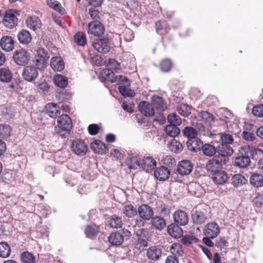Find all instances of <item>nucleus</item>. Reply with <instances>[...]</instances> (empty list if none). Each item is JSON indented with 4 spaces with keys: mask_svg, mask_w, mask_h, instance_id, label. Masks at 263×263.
Instances as JSON below:
<instances>
[{
    "mask_svg": "<svg viewBox=\"0 0 263 263\" xmlns=\"http://www.w3.org/2000/svg\"><path fill=\"white\" fill-rule=\"evenodd\" d=\"M13 58L15 63L19 66H24L30 61V53L23 48L19 49L14 52Z\"/></svg>",
    "mask_w": 263,
    "mask_h": 263,
    "instance_id": "nucleus-1",
    "label": "nucleus"
},
{
    "mask_svg": "<svg viewBox=\"0 0 263 263\" xmlns=\"http://www.w3.org/2000/svg\"><path fill=\"white\" fill-rule=\"evenodd\" d=\"M227 161L228 159L226 158H220L218 156H216L206 162V169L207 171L214 173L221 170L222 165L225 164Z\"/></svg>",
    "mask_w": 263,
    "mask_h": 263,
    "instance_id": "nucleus-2",
    "label": "nucleus"
},
{
    "mask_svg": "<svg viewBox=\"0 0 263 263\" xmlns=\"http://www.w3.org/2000/svg\"><path fill=\"white\" fill-rule=\"evenodd\" d=\"M87 33L95 36H100L104 34L105 28L100 21H91L87 25Z\"/></svg>",
    "mask_w": 263,
    "mask_h": 263,
    "instance_id": "nucleus-3",
    "label": "nucleus"
},
{
    "mask_svg": "<svg viewBox=\"0 0 263 263\" xmlns=\"http://www.w3.org/2000/svg\"><path fill=\"white\" fill-rule=\"evenodd\" d=\"M39 76L38 69L33 65L26 66L22 71L23 79L29 82L34 81Z\"/></svg>",
    "mask_w": 263,
    "mask_h": 263,
    "instance_id": "nucleus-4",
    "label": "nucleus"
},
{
    "mask_svg": "<svg viewBox=\"0 0 263 263\" xmlns=\"http://www.w3.org/2000/svg\"><path fill=\"white\" fill-rule=\"evenodd\" d=\"M220 231L219 226L214 221L206 223L203 229V234L211 238H216L219 235Z\"/></svg>",
    "mask_w": 263,
    "mask_h": 263,
    "instance_id": "nucleus-5",
    "label": "nucleus"
},
{
    "mask_svg": "<svg viewBox=\"0 0 263 263\" xmlns=\"http://www.w3.org/2000/svg\"><path fill=\"white\" fill-rule=\"evenodd\" d=\"M139 217L145 221H148L154 216V212L153 208L146 204H142L138 208V212Z\"/></svg>",
    "mask_w": 263,
    "mask_h": 263,
    "instance_id": "nucleus-6",
    "label": "nucleus"
},
{
    "mask_svg": "<svg viewBox=\"0 0 263 263\" xmlns=\"http://www.w3.org/2000/svg\"><path fill=\"white\" fill-rule=\"evenodd\" d=\"M71 148L73 152L78 156H83L87 151V145L81 139L73 140Z\"/></svg>",
    "mask_w": 263,
    "mask_h": 263,
    "instance_id": "nucleus-7",
    "label": "nucleus"
},
{
    "mask_svg": "<svg viewBox=\"0 0 263 263\" xmlns=\"http://www.w3.org/2000/svg\"><path fill=\"white\" fill-rule=\"evenodd\" d=\"M94 48L99 52L107 53L110 50L109 41L106 38L97 39L92 44Z\"/></svg>",
    "mask_w": 263,
    "mask_h": 263,
    "instance_id": "nucleus-8",
    "label": "nucleus"
},
{
    "mask_svg": "<svg viewBox=\"0 0 263 263\" xmlns=\"http://www.w3.org/2000/svg\"><path fill=\"white\" fill-rule=\"evenodd\" d=\"M175 223L180 226L186 225L189 222V216L186 212L181 210L176 211L173 215Z\"/></svg>",
    "mask_w": 263,
    "mask_h": 263,
    "instance_id": "nucleus-9",
    "label": "nucleus"
},
{
    "mask_svg": "<svg viewBox=\"0 0 263 263\" xmlns=\"http://www.w3.org/2000/svg\"><path fill=\"white\" fill-rule=\"evenodd\" d=\"M146 257L151 261L158 260L162 255V249L160 246H153L146 250Z\"/></svg>",
    "mask_w": 263,
    "mask_h": 263,
    "instance_id": "nucleus-10",
    "label": "nucleus"
},
{
    "mask_svg": "<svg viewBox=\"0 0 263 263\" xmlns=\"http://www.w3.org/2000/svg\"><path fill=\"white\" fill-rule=\"evenodd\" d=\"M17 18L14 14L12 10H9L5 12V14L3 18V23L5 26L11 29L17 24Z\"/></svg>",
    "mask_w": 263,
    "mask_h": 263,
    "instance_id": "nucleus-11",
    "label": "nucleus"
},
{
    "mask_svg": "<svg viewBox=\"0 0 263 263\" xmlns=\"http://www.w3.org/2000/svg\"><path fill=\"white\" fill-rule=\"evenodd\" d=\"M155 178L160 181L166 180L170 176V171L164 166H160L156 167L154 172Z\"/></svg>",
    "mask_w": 263,
    "mask_h": 263,
    "instance_id": "nucleus-12",
    "label": "nucleus"
},
{
    "mask_svg": "<svg viewBox=\"0 0 263 263\" xmlns=\"http://www.w3.org/2000/svg\"><path fill=\"white\" fill-rule=\"evenodd\" d=\"M193 167L192 163L190 160H183L179 162L177 171L181 175H187L191 173Z\"/></svg>",
    "mask_w": 263,
    "mask_h": 263,
    "instance_id": "nucleus-13",
    "label": "nucleus"
},
{
    "mask_svg": "<svg viewBox=\"0 0 263 263\" xmlns=\"http://www.w3.org/2000/svg\"><path fill=\"white\" fill-rule=\"evenodd\" d=\"M58 125L63 130L69 131L72 126V123L68 115H62L58 118Z\"/></svg>",
    "mask_w": 263,
    "mask_h": 263,
    "instance_id": "nucleus-14",
    "label": "nucleus"
},
{
    "mask_svg": "<svg viewBox=\"0 0 263 263\" xmlns=\"http://www.w3.org/2000/svg\"><path fill=\"white\" fill-rule=\"evenodd\" d=\"M142 162V168L147 173L151 172L156 167L157 162L154 158L150 156L144 157Z\"/></svg>",
    "mask_w": 263,
    "mask_h": 263,
    "instance_id": "nucleus-15",
    "label": "nucleus"
},
{
    "mask_svg": "<svg viewBox=\"0 0 263 263\" xmlns=\"http://www.w3.org/2000/svg\"><path fill=\"white\" fill-rule=\"evenodd\" d=\"M139 107L141 114L146 117L153 116L155 114L154 108L151 103L142 101L140 103Z\"/></svg>",
    "mask_w": 263,
    "mask_h": 263,
    "instance_id": "nucleus-16",
    "label": "nucleus"
},
{
    "mask_svg": "<svg viewBox=\"0 0 263 263\" xmlns=\"http://www.w3.org/2000/svg\"><path fill=\"white\" fill-rule=\"evenodd\" d=\"M26 23L28 27L34 31L40 30L42 26L41 21L36 16H29L27 19Z\"/></svg>",
    "mask_w": 263,
    "mask_h": 263,
    "instance_id": "nucleus-17",
    "label": "nucleus"
},
{
    "mask_svg": "<svg viewBox=\"0 0 263 263\" xmlns=\"http://www.w3.org/2000/svg\"><path fill=\"white\" fill-rule=\"evenodd\" d=\"M262 151L258 148L253 147L252 146H247L241 147L239 150V154L248 155L250 159H254L255 156Z\"/></svg>",
    "mask_w": 263,
    "mask_h": 263,
    "instance_id": "nucleus-18",
    "label": "nucleus"
},
{
    "mask_svg": "<svg viewBox=\"0 0 263 263\" xmlns=\"http://www.w3.org/2000/svg\"><path fill=\"white\" fill-rule=\"evenodd\" d=\"M152 104L157 110L164 111L166 108V104L164 100L158 96H153L151 98Z\"/></svg>",
    "mask_w": 263,
    "mask_h": 263,
    "instance_id": "nucleus-19",
    "label": "nucleus"
},
{
    "mask_svg": "<svg viewBox=\"0 0 263 263\" xmlns=\"http://www.w3.org/2000/svg\"><path fill=\"white\" fill-rule=\"evenodd\" d=\"M217 152L220 155V158H226L233 154V150L229 144L221 143L217 146Z\"/></svg>",
    "mask_w": 263,
    "mask_h": 263,
    "instance_id": "nucleus-20",
    "label": "nucleus"
},
{
    "mask_svg": "<svg viewBox=\"0 0 263 263\" xmlns=\"http://www.w3.org/2000/svg\"><path fill=\"white\" fill-rule=\"evenodd\" d=\"M150 220L151 225L156 230L162 231L166 227L165 219L160 216H153Z\"/></svg>",
    "mask_w": 263,
    "mask_h": 263,
    "instance_id": "nucleus-21",
    "label": "nucleus"
},
{
    "mask_svg": "<svg viewBox=\"0 0 263 263\" xmlns=\"http://www.w3.org/2000/svg\"><path fill=\"white\" fill-rule=\"evenodd\" d=\"M202 144V141L197 138L190 139L186 141L187 148L193 152H197L200 151Z\"/></svg>",
    "mask_w": 263,
    "mask_h": 263,
    "instance_id": "nucleus-22",
    "label": "nucleus"
},
{
    "mask_svg": "<svg viewBox=\"0 0 263 263\" xmlns=\"http://www.w3.org/2000/svg\"><path fill=\"white\" fill-rule=\"evenodd\" d=\"M212 179L215 184H223L228 179L227 174L220 170L212 174Z\"/></svg>",
    "mask_w": 263,
    "mask_h": 263,
    "instance_id": "nucleus-23",
    "label": "nucleus"
},
{
    "mask_svg": "<svg viewBox=\"0 0 263 263\" xmlns=\"http://www.w3.org/2000/svg\"><path fill=\"white\" fill-rule=\"evenodd\" d=\"M250 159L248 155L240 154L234 159V165L239 168H246L250 165Z\"/></svg>",
    "mask_w": 263,
    "mask_h": 263,
    "instance_id": "nucleus-24",
    "label": "nucleus"
},
{
    "mask_svg": "<svg viewBox=\"0 0 263 263\" xmlns=\"http://www.w3.org/2000/svg\"><path fill=\"white\" fill-rule=\"evenodd\" d=\"M0 45L3 50L10 51L14 48V41L10 36H4L1 38Z\"/></svg>",
    "mask_w": 263,
    "mask_h": 263,
    "instance_id": "nucleus-25",
    "label": "nucleus"
},
{
    "mask_svg": "<svg viewBox=\"0 0 263 263\" xmlns=\"http://www.w3.org/2000/svg\"><path fill=\"white\" fill-rule=\"evenodd\" d=\"M45 109L46 113L52 118H55L61 112L60 107L54 103H48L45 107Z\"/></svg>",
    "mask_w": 263,
    "mask_h": 263,
    "instance_id": "nucleus-26",
    "label": "nucleus"
},
{
    "mask_svg": "<svg viewBox=\"0 0 263 263\" xmlns=\"http://www.w3.org/2000/svg\"><path fill=\"white\" fill-rule=\"evenodd\" d=\"M90 147L94 153L101 155L105 154L107 150L105 144L100 140L91 142Z\"/></svg>",
    "mask_w": 263,
    "mask_h": 263,
    "instance_id": "nucleus-27",
    "label": "nucleus"
},
{
    "mask_svg": "<svg viewBox=\"0 0 263 263\" xmlns=\"http://www.w3.org/2000/svg\"><path fill=\"white\" fill-rule=\"evenodd\" d=\"M193 222L196 224H202L206 220V217L203 212L200 211H193L191 215Z\"/></svg>",
    "mask_w": 263,
    "mask_h": 263,
    "instance_id": "nucleus-28",
    "label": "nucleus"
},
{
    "mask_svg": "<svg viewBox=\"0 0 263 263\" xmlns=\"http://www.w3.org/2000/svg\"><path fill=\"white\" fill-rule=\"evenodd\" d=\"M180 226L176 223H171L168 225L167 228L168 233L174 238L180 237L182 234V230Z\"/></svg>",
    "mask_w": 263,
    "mask_h": 263,
    "instance_id": "nucleus-29",
    "label": "nucleus"
},
{
    "mask_svg": "<svg viewBox=\"0 0 263 263\" xmlns=\"http://www.w3.org/2000/svg\"><path fill=\"white\" fill-rule=\"evenodd\" d=\"M51 68L57 71H61L64 68V62L61 57H52L50 61Z\"/></svg>",
    "mask_w": 263,
    "mask_h": 263,
    "instance_id": "nucleus-30",
    "label": "nucleus"
},
{
    "mask_svg": "<svg viewBox=\"0 0 263 263\" xmlns=\"http://www.w3.org/2000/svg\"><path fill=\"white\" fill-rule=\"evenodd\" d=\"M108 241L114 246H120L124 241L123 234L119 232L112 233L108 237Z\"/></svg>",
    "mask_w": 263,
    "mask_h": 263,
    "instance_id": "nucleus-31",
    "label": "nucleus"
},
{
    "mask_svg": "<svg viewBox=\"0 0 263 263\" xmlns=\"http://www.w3.org/2000/svg\"><path fill=\"white\" fill-rule=\"evenodd\" d=\"M17 38L19 42L24 45H27L30 43L32 37L30 32L25 29H22L17 34Z\"/></svg>",
    "mask_w": 263,
    "mask_h": 263,
    "instance_id": "nucleus-32",
    "label": "nucleus"
},
{
    "mask_svg": "<svg viewBox=\"0 0 263 263\" xmlns=\"http://www.w3.org/2000/svg\"><path fill=\"white\" fill-rule=\"evenodd\" d=\"M101 76L103 80L105 81L114 83L116 82V77L114 72L109 68L104 69L101 72Z\"/></svg>",
    "mask_w": 263,
    "mask_h": 263,
    "instance_id": "nucleus-33",
    "label": "nucleus"
},
{
    "mask_svg": "<svg viewBox=\"0 0 263 263\" xmlns=\"http://www.w3.org/2000/svg\"><path fill=\"white\" fill-rule=\"evenodd\" d=\"M126 164L130 170H137L142 167V162L136 157L129 158L126 160Z\"/></svg>",
    "mask_w": 263,
    "mask_h": 263,
    "instance_id": "nucleus-34",
    "label": "nucleus"
},
{
    "mask_svg": "<svg viewBox=\"0 0 263 263\" xmlns=\"http://www.w3.org/2000/svg\"><path fill=\"white\" fill-rule=\"evenodd\" d=\"M123 222L121 219V217H119L117 215H112L109 218V226L115 229H119L122 228Z\"/></svg>",
    "mask_w": 263,
    "mask_h": 263,
    "instance_id": "nucleus-35",
    "label": "nucleus"
},
{
    "mask_svg": "<svg viewBox=\"0 0 263 263\" xmlns=\"http://www.w3.org/2000/svg\"><path fill=\"white\" fill-rule=\"evenodd\" d=\"M12 79V74L10 70L7 68L0 69V81L4 83H8Z\"/></svg>",
    "mask_w": 263,
    "mask_h": 263,
    "instance_id": "nucleus-36",
    "label": "nucleus"
},
{
    "mask_svg": "<svg viewBox=\"0 0 263 263\" xmlns=\"http://www.w3.org/2000/svg\"><path fill=\"white\" fill-rule=\"evenodd\" d=\"M250 182L254 186H262L263 185V176L260 174L254 173L251 176Z\"/></svg>",
    "mask_w": 263,
    "mask_h": 263,
    "instance_id": "nucleus-37",
    "label": "nucleus"
},
{
    "mask_svg": "<svg viewBox=\"0 0 263 263\" xmlns=\"http://www.w3.org/2000/svg\"><path fill=\"white\" fill-rule=\"evenodd\" d=\"M54 84L58 87L64 88L68 85L67 78L61 74H56L53 78Z\"/></svg>",
    "mask_w": 263,
    "mask_h": 263,
    "instance_id": "nucleus-38",
    "label": "nucleus"
},
{
    "mask_svg": "<svg viewBox=\"0 0 263 263\" xmlns=\"http://www.w3.org/2000/svg\"><path fill=\"white\" fill-rule=\"evenodd\" d=\"M71 97V94L65 90L58 92L55 95L57 100L61 103L68 102Z\"/></svg>",
    "mask_w": 263,
    "mask_h": 263,
    "instance_id": "nucleus-39",
    "label": "nucleus"
},
{
    "mask_svg": "<svg viewBox=\"0 0 263 263\" xmlns=\"http://www.w3.org/2000/svg\"><path fill=\"white\" fill-rule=\"evenodd\" d=\"M138 209H137L132 204H127L123 208V213L128 218H133L137 215Z\"/></svg>",
    "mask_w": 263,
    "mask_h": 263,
    "instance_id": "nucleus-40",
    "label": "nucleus"
},
{
    "mask_svg": "<svg viewBox=\"0 0 263 263\" xmlns=\"http://www.w3.org/2000/svg\"><path fill=\"white\" fill-rule=\"evenodd\" d=\"M164 130L166 134L171 137H176L180 133L179 128L175 125H167L164 128Z\"/></svg>",
    "mask_w": 263,
    "mask_h": 263,
    "instance_id": "nucleus-41",
    "label": "nucleus"
},
{
    "mask_svg": "<svg viewBox=\"0 0 263 263\" xmlns=\"http://www.w3.org/2000/svg\"><path fill=\"white\" fill-rule=\"evenodd\" d=\"M201 149L203 154L207 156H213L217 152V147L208 143L202 144Z\"/></svg>",
    "mask_w": 263,
    "mask_h": 263,
    "instance_id": "nucleus-42",
    "label": "nucleus"
},
{
    "mask_svg": "<svg viewBox=\"0 0 263 263\" xmlns=\"http://www.w3.org/2000/svg\"><path fill=\"white\" fill-rule=\"evenodd\" d=\"M74 42L79 46H84L86 43L85 34L83 32H78L73 36Z\"/></svg>",
    "mask_w": 263,
    "mask_h": 263,
    "instance_id": "nucleus-43",
    "label": "nucleus"
},
{
    "mask_svg": "<svg viewBox=\"0 0 263 263\" xmlns=\"http://www.w3.org/2000/svg\"><path fill=\"white\" fill-rule=\"evenodd\" d=\"M11 253L10 247L8 243L3 241L0 242V257L7 258Z\"/></svg>",
    "mask_w": 263,
    "mask_h": 263,
    "instance_id": "nucleus-44",
    "label": "nucleus"
},
{
    "mask_svg": "<svg viewBox=\"0 0 263 263\" xmlns=\"http://www.w3.org/2000/svg\"><path fill=\"white\" fill-rule=\"evenodd\" d=\"M48 60L46 59H44L42 58H40L38 57L34 56L32 62L35 65V67L38 70H43L45 68L46 66V64L47 63Z\"/></svg>",
    "mask_w": 263,
    "mask_h": 263,
    "instance_id": "nucleus-45",
    "label": "nucleus"
},
{
    "mask_svg": "<svg viewBox=\"0 0 263 263\" xmlns=\"http://www.w3.org/2000/svg\"><path fill=\"white\" fill-rule=\"evenodd\" d=\"M11 127L7 124H0V138H8L11 136Z\"/></svg>",
    "mask_w": 263,
    "mask_h": 263,
    "instance_id": "nucleus-46",
    "label": "nucleus"
},
{
    "mask_svg": "<svg viewBox=\"0 0 263 263\" xmlns=\"http://www.w3.org/2000/svg\"><path fill=\"white\" fill-rule=\"evenodd\" d=\"M247 181V179L243 176L240 174H236L232 178V184L234 186L237 187L245 184Z\"/></svg>",
    "mask_w": 263,
    "mask_h": 263,
    "instance_id": "nucleus-47",
    "label": "nucleus"
},
{
    "mask_svg": "<svg viewBox=\"0 0 263 263\" xmlns=\"http://www.w3.org/2000/svg\"><path fill=\"white\" fill-rule=\"evenodd\" d=\"M99 231V228L96 224L87 226L85 229V233L87 237H91L96 235Z\"/></svg>",
    "mask_w": 263,
    "mask_h": 263,
    "instance_id": "nucleus-48",
    "label": "nucleus"
},
{
    "mask_svg": "<svg viewBox=\"0 0 263 263\" xmlns=\"http://www.w3.org/2000/svg\"><path fill=\"white\" fill-rule=\"evenodd\" d=\"M177 110L180 115L184 117L189 116L191 112V108L190 106L184 104H180L177 108Z\"/></svg>",
    "mask_w": 263,
    "mask_h": 263,
    "instance_id": "nucleus-49",
    "label": "nucleus"
},
{
    "mask_svg": "<svg viewBox=\"0 0 263 263\" xmlns=\"http://www.w3.org/2000/svg\"><path fill=\"white\" fill-rule=\"evenodd\" d=\"M182 132L184 136L188 138V140L197 138V132L195 129L192 127H185L183 129Z\"/></svg>",
    "mask_w": 263,
    "mask_h": 263,
    "instance_id": "nucleus-50",
    "label": "nucleus"
},
{
    "mask_svg": "<svg viewBox=\"0 0 263 263\" xmlns=\"http://www.w3.org/2000/svg\"><path fill=\"white\" fill-rule=\"evenodd\" d=\"M170 250L173 254L172 255H175L177 257L182 256L184 253L182 246L179 243H173L171 247Z\"/></svg>",
    "mask_w": 263,
    "mask_h": 263,
    "instance_id": "nucleus-51",
    "label": "nucleus"
},
{
    "mask_svg": "<svg viewBox=\"0 0 263 263\" xmlns=\"http://www.w3.org/2000/svg\"><path fill=\"white\" fill-rule=\"evenodd\" d=\"M129 85H123L119 86V91L124 97H133L135 92L129 88Z\"/></svg>",
    "mask_w": 263,
    "mask_h": 263,
    "instance_id": "nucleus-52",
    "label": "nucleus"
},
{
    "mask_svg": "<svg viewBox=\"0 0 263 263\" xmlns=\"http://www.w3.org/2000/svg\"><path fill=\"white\" fill-rule=\"evenodd\" d=\"M35 256L28 252H24L21 254V260L23 263H35Z\"/></svg>",
    "mask_w": 263,
    "mask_h": 263,
    "instance_id": "nucleus-53",
    "label": "nucleus"
},
{
    "mask_svg": "<svg viewBox=\"0 0 263 263\" xmlns=\"http://www.w3.org/2000/svg\"><path fill=\"white\" fill-rule=\"evenodd\" d=\"M156 31L160 35L166 34L168 32V29L166 27V23L165 22L158 21L155 24Z\"/></svg>",
    "mask_w": 263,
    "mask_h": 263,
    "instance_id": "nucleus-54",
    "label": "nucleus"
},
{
    "mask_svg": "<svg viewBox=\"0 0 263 263\" xmlns=\"http://www.w3.org/2000/svg\"><path fill=\"white\" fill-rule=\"evenodd\" d=\"M167 121L172 125H179L181 124V118L176 114H171L167 116Z\"/></svg>",
    "mask_w": 263,
    "mask_h": 263,
    "instance_id": "nucleus-55",
    "label": "nucleus"
},
{
    "mask_svg": "<svg viewBox=\"0 0 263 263\" xmlns=\"http://www.w3.org/2000/svg\"><path fill=\"white\" fill-rule=\"evenodd\" d=\"M170 149L175 153H179L182 151L183 146L179 142L173 140L170 145Z\"/></svg>",
    "mask_w": 263,
    "mask_h": 263,
    "instance_id": "nucleus-56",
    "label": "nucleus"
},
{
    "mask_svg": "<svg viewBox=\"0 0 263 263\" xmlns=\"http://www.w3.org/2000/svg\"><path fill=\"white\" fill-rule=\"evenodd\" d=\"M198 239L193 235H186L182 237L181 242L186 246H189L194 242H197Z\"/></svg>",
    "mask_w": 263,
    "mask_h": 263,
    "instance_id": "nucleus-57",
    "label": "nucleus"
},
{
    "mask_svg": "<svg viewBox=\"0 0 263 263\" xmlns=\"http://www.w3.org/2000/svg\"><path fill=\"white\" fill-rule=\"evenodd\" d=\"M173 63L170 59L163 60L160 64L161 70L163 72L169 71L172 67Z\"/></svg>",
    "mask_w": 263,
    "mask_h": 263,
    "instance_id": "nucleus-58",
    "label": "nucleus"
},
{
    "mask_svg": "<svg viewBox=\"0 0 263 263\" xmlns=\"http://www.w3.org/2000/svg\"><path fill=\"white\" fill-rule=\"evenodd\" d=\"M221 143H226V144H232L234 139L233 136L226 133H221L219 134Z\"/></svg>",
    "mask_w": 263,
    "mask_h": 263,
    "instance_id": "nucleus-59",
    "label": "nucleus"
},
{
    "mask_svg": "<svg viewBox=\"0 0 263 263\" xmlns=\"http://www.w3.org/2000/svg\"><path fill=\"white\" fill-rule=\"evenodd\" d=\"M159 214L163 216H168L171 213L170 208L165 204L161 203L157 207Z\"/></svg>",
    "mask_w": 263,
    "mask_h": 263,
    "instance_id": "nucleus-60",
    "label": "nucleus"
},
{
    "mask_svg": "<svg viewBox=\"0 0 263 263\" xmlns=\"http://www.w3.org/2000/svg\"><path fill=\"white\" fill-rule=\"evenodd\" d=\"M108 68L113 71H117L120 69V64L114 59H109L108 60Z\"/></svg>",
    "mask_w": 263,
    "mask_h": 263,
    "instance_id": "nucleus-61",
    "label": "nucleus"
},
{
    "mask_svg": "<svg viewBox=\"0 0 263 263\" xmlns=\"http://www.w3.org/2000/svg\"><path fill=\"white\" fill-rule=\"evenodd\" d=\"M147 243V241L145 239L140 237L135 241L134 245L136 249L140 250L146 247Z\"/></svg>",
    "mask_w": 263,
    "mask_h": 263,
    "instance_id": "nucleus-62",
    "label": "nucleus"
},
{
    "mask_svg": "<svg viewBox=\"0 0 263 263\" xmlns=\"http://www.w3.org/2000/svg\"><path fill=\"white\" fill-rule=\"evenodd\" d=\"M88 13L92 20V21H100L101 14L98 10H95L94 8H90Z\"/></svg>",
    "mask_w": 263,
    "mask_h": 263,
    "instance_id": "nucleus-63",
    "label": "nucleus"
},
{
    "mask_svg": "<svg viewBox=\"0 0 263 263\" xmlns=\"http://www.w3.org/2000/svg\"><path fill=\"white\" fill-rule=\"evenodd\" d=\"M101 128V124H91L88 127V132L91 135H96Z\"/></svg>",
    "mask_w": 263,
    "mask_h": 263,
    "instance_id": "nucleus-64",
    "label": "nucleus"
}]
</instances>
